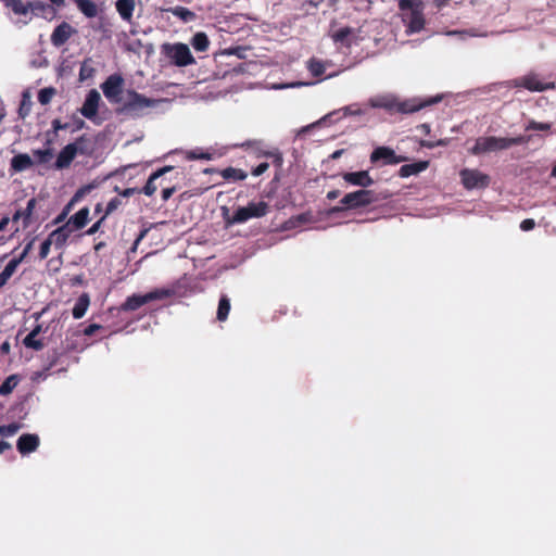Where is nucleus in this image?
I'll list each match as a JSON object with an SVG mask.
<instances>
[{"mask_svg": "<svg viewBox=\"0 0 556 556\" xmlns=\"http://www.w3.org/2000/svg\"><path fill=\"white\" fill-rule=\"evenodd\" d=\"M439 101L440 98H430L427 100L412 98L401 100L394 96H381L371 99L370 105L372 108L384 109L391 113L412 114Z\"/></svg>", "mask_w": 556, "mask_h": 556, "instance_id": "nucleus-1", "label": "nucleus"}, {"mask_svg": "<svg viewBox=\"0 0 556 556\" xmlns=\"http://www.w3.org/2000/svg\"><path fill=\"white\" fill-rule=\"evenodd\" d=\"M121 102L119 112L131 117H142L151 109L156 108L164 100L148 98L135 90H126Z\"/></svg>", "mask_w": 556, "mask_h": 556, "instance_id": "nucleus-2", "label": "nucleus"}, {"mask_svg": "<svg viewBox=\"0 0 556 556\" xmlns=\"http://www.w3.org/2000/svg\"><path fill=\"white\" fill-rule=\"evenodd\" d=\"M379 201V197L374 190L359 189L346 193L341 200L340 205L331 208L332 213H341L346 210H357L371 205Z\"/></svg>", "mask_w": 556, "mask_h": 556, "instance_id": "nucleus-3", "label": "nucleus"}, {"mask_svg": "<svg viewBox=\"0 0 556 556\" xmlns=\"http://www.w3.org/2000/svg\"><path fill=\"white\" fill-rule=\"evenodd\" d=\"M268 213V204L264 201L250 202L238 207L231 217L226 218L227 225L243 224L251 218H260Z\"/></svg>", "mask_w": 556, "mask_h": 556, "instance_id": "nucleus-4", "label": "nucleus"}, {"mask_svg": "<svg viewBox=\"0 0 556 556\" xmlns=\"http://www.w3.org/2000/svg\"><path fill=\"white\" fill-rule=\"evenodd\" d=\"M172 294L173 291L169 289H155L146 294H132L121 305V309L125 312H132L152 301L170 298Z\"/></svg>", "mask_w": 556, "mask_h": 556, "instance_id": "nucleus-5", "label": "nucleus"}, {"mask_svg": "<svg viewBox=\"0 0 556 556\" xmlns=\"http://www.w3.org/2000/svg\"><path fill=\"white\" fill-rule=\"evenodd\" d=\"M162 48L166 58L169 59L170 62L178 67H185L195 63V60L186 43H166L163 45Z\"/></svg>", "mask_w": 556, "mask_h": 556, "instance_id": "nucleus-6", "label": "nucleus"}, {"mask_svg": "<svg viewBox=\"0 0 556 556\" xmlns=\"http://www.w3.org/2000/svg\"><path fill=\"white\" fill-rule=\"evenodd\" d=\"M419 4V0L399 1V8L401 11H410L407 15V28L409 33H418L425 26V18Z\"/></svg>", "mask_w": 556, "mask_h": 556, "instance_id": "nucleus-7", "label": "nucleus"}, {"mask_svg": "<svg viewBox=\"0 0 556 556\" xmlns=\"http://www.w3.org/2000/svg\"><path fill=\"white\" fill-rule=\"evenodd\" d=\"M85 136H80L75 142L66 144L58 154L55 161V168L63 169L67 168L74 161L77 153L85 154L87 151L84 148V143L87 142Z\"/></svg>", "mask_w": 556, "mask_h": 556, "instance_id": "nucleus-8", "label": "nucleus"}, {"mask_svg": "<svg viewBox=\"0 0 556 556\" xmlns=\"http://www.w3.org/2000/svg\"><path fill=\"white\" fill-rule=\"evenodd\" d=\"M460 182L466 190L486 189L491 177L479 169L463 168L459 172Z\"/></svg>", "mask_w": 556, "mask_h": 556, "instance_id": "nucleus-9", "label": "nucleus"}, {"mask_svg": "<svg viewBox=\"0 0 556 556\" xmlns=\"http://www.w3.org/2000/svg\"><path fill=\"white\" fill-rule=\"evenodd\" d=\"M124 78L119 74L110 75L101 85L104 97L115 104H121L125 97Z\"/></svg>", "mask_w": 556, "mask_h": 556, "instance_id": "nucleus-10", "label": "nucleus"}, {"mask_svg": "<svg viewBox=\"0 0 556 556\" xmlns=\"http://www.w3.org/2000/svg\"><path fill=\"white\" fill-rule=\"evenodd\" d=\"M506 150L505 138L489 136L479 137L476 140L475 146L470 149V153L473 155H480L488 152Z\"/></svg>", "mask_w": 556, "mask_h": 556, "instance_id": "nucleus-11", "label": "nucleus"}, {"mask_svg": "<svg viewBox=\"0 0 556 556\" xmlns=\"http://www.w3.org/2000/svg\"><path fill=\"white\" fill-rule=\"evenodd\" d=\"M407 161L405 155H397L390 147H378L370 154V162L380 165H396Z\"/></svg>", "mask_w": 556, "mask_h": 556, "instance_id": "nucleus-12", "label": "nucleus"}, {"mask_svg": "<svg viewBox=\"0 0 556 556\" xmlns=\"http://www.w3.org/2000/svg\"><path fill=\"white\" fill-rule=\"evenodd\" d=\"M3 7L9 10L13 15L18 17V22L23 25L29 23V10L30 4L24 0H0Z\"/></svg>", "mask_w": 556, "mask_h": 556, "instance_id": "nucleus-13", "label": "nucleus"}, {"mask_svg": "<svg viewBox=\"0 0 556 556\" xmlns=\"http://www.w3.org/2000/svg\"><path fill=\"white\" fill-rule=\"evenodd\" d=\"M100 101V93L96 89H91L87 93L84 104L80 108L81 115L88 119H92L98 113Z\"/></svg>", "mask_w": 556, "mask_h": 556, "instance_id": "nucleus-14", "label": "nucleus"}, {"mask_svg": "<svg viewBox=\"0 0 556 556\" xmlns=\"http://www.w3.org/2000/svg\"><path fill=\"white\" fill-rule=\"evenodd\" d=\"M76 30L67 22H62L51 34V43L59 48L66 43Z\"/></svg>", "mask_w": 556, "mask_h": 556, "instance_id": "nucleus-15", "label": "nucleus"}, {"mask_svg": "<svg viewBox=\"0 0 556 556\" xmlns=\"http://www.w3.org/2000/svg\"><path fill=\"white\" fill-rule=\"evenodd\" d=\"M342 178L348 184L362 187L363 189L374 184V179L369 176L367 170L348 172L342 175Z\"/></svg>", "mask_w": 556, "mask_h": 556, "instance_id": "nucleus-16", "label": "nucleus"}, {"mask_svg": "<svg viewBox=\"0 0 556 556\" xmlns=\"http://www.w3.org/2000/svg\"><path fill=\"white\" fill-rule=\"evenodd\" d=\"M39 437L33 433L22 434L16 443L17 451L22 454H29L35 452L39 446Z\"/></svg>", "mask_w": 556, "mask_h": 556, "instance_id": "nucleus-17", "label": "nucleus"}, {"mask_svg": "<svg viewBox=\"0 0 556 556\" xmlns=\"http://www.w3.org/2000/svg\"><path fill=\"white\" fill-rule=\"evenodd\" d=\"M174 167L170 166V165H167V166H164L162 168H159L157 170H155L154 173H152L150 175V177L148 178L146 185L143 186V188L141 189V193L148 195V197H151L155 193V191L157 190V186L155 184V181L161 178L162 176H164L166 173L173 170Z\"/></svg>", "mask_w": 556, "mask_h": 556, "instance_id": "nucleus-18", "label": "nucleus"}, {"mask_svg": "<svg viewBox=\"0 0 556 556\" xmlns=\"http://www.w3.org/2000/svg\"><path fill=\"white\" fill-rule=\"evenodd\" d=\"M518 86L523 87L530 91H544L548 89H554V83H542L538 79L536 76H525L520 79Z\"/></svg>", "mask_w": 556, "mask_h": 556, "instance_id": "nucleus-19", "label": "nucleus"}, {"mask_svg": "<svg viewBox=\"0 0 556 556\" xmlns=\"http://www.w3.org/2000/svg\"><path fill=\"white\" fill-rule=\"evenodd\" d=\"M37 205V200L35 198H31L28 200L27 205L24 210H17L13 216L12 222L16 223L20 219L23 220V228H27L31 223V215Z\"/></svg>", "mask_w": 556, "mask_h": 556, "instance_id": "nucleus-20", "label": "nucleus"}, {"mask_svg": "<svg viewBox=\"0 0 556 556\" xmlns=\"http://www.w3.org/2000/svg\"><path fill=\"white\" fill-rule=\"evenodd\" d=\"M33 165H34V162L28 154L20 153V154L14 155L11 159L10 172L12 174L21 173V172H24V170L30 168Z\"/></svg>", "mask_w": 556, "mask_h": 556, "instance_id": "nucleus-21", "label": "nucleus"}, {"mask_svg": "<svg viewBox=\"0 0 556 556\" xmlns=\"http://www.w3.org/2000/svg\"><path fill=\"white\" fill-rule=\"evenodd\" d=\"M88 222L89 208L85 206L80 208L78 212H76L74 215H72L65 224L68 225L70 228H73V231H76L83 229Z\"/></svg>", "mask_w": 556, "mask_h": 556, "instance_id": "nucleus-22", "label": "nucleus"}, {"mask_svg": "<svg viewBox=\"0 0 556 556\" xmlns=\"http://www.w3.org/2000/svg\"><path fill=\"white\" fill-rule=\"evenodd\" d=\"M72 232L73 228H70L68 225L64 224L63 226L53 230L48 238L56 248H62L66 243Z\"/></svg>", "mask_w": 556, "mask_h": 556, "instance_id": "nucleus-23", "label": "nucleus"}, {"mask_svg": "<svg viewBox=\"0 0 556 556\" xmlns=\"http://www.w3.org/2000/svg\"><path fill=\"white\" fill-rule=\"evenodd\" d=\"M430 165L429 161H418L410 164L402 165L399 170V176L402 178H406L413 175H418L419 173L426 170Z\"/></svg>", "mask_w": 556, "mask_h": 556, "instance_id": "nucleus-24", "label": "nucleus"}, {"mask_svg": "<svg viewBox=\"0 0 556 556\" xmlns=\"http://www.w3.org/2000/svg\"><path fill=\"white\" fill-rule=\"evenodd\" d=\"M164 11L172 13L174 16H176L184 23L194 22L198 17L193 11H191L190 9H188L186 7H180V5L167 8V9H164Z\"/></svg>", "mask_w": 556, "mask_h": 556, "instance_id": "nucleus-25", "label": "nucleus"}, {"mask_svg": "<svg viewBox=\"0 0 556 556\" xmlns=\"http://www.w3.org/2000/svg\"><path fill=\"white\" fill-rule=\"evenodd\" d=\"M135 5L136 0H117L115 3L116 11L118 12L119 16L126 22L131 21Z\"/></svg>", "mask_w": 556, "mask_h": 556, "instance_id": "nucleus-26", "label": "nucleus"}, {"mask_svg": "<svg viewBox=\"0 0 556 556\" xmlns=\"http://www.w3.org/2000/svg\"><path fill=\"white\" fill-rule=\"evenodd\" d=\"M28 4H30L29 10V22L33 20L34 15H41L46 16L47 14H53L54 10L50 4H47L42 1L36 0V1H28Z\"/></svg>", "mask_w": 556, "mask_h": 556, "instance_id": "nucleus-27", "label": "nucleus"}, {"mask_svg": "<svg viewBox=\"0 0 556 556\" xmlns=\"http://www.w3.org/2000/svg\"><path fill=\"white\" fill-rule=\"evenodd\" d=\"M89 305H90V298H89L88 293H81L72 309L73 317L75 319L83 318L85 316Z\"/></svg>", "mask_w": 556, "mask_h": 556, "instance_id": "nucleus-28", "label": "nucleus"}, {"mask_svg": "<svg viewBox=\"0 0 556 556\" xmlns=\"http://www.w3.org/2000/svg\"><path fill=\"white\" fill-rule=\"evenodd\" d=\"M78 10L89 18L98 15V7L92 0H74Z\"/></svg>", "mask_w": 556, "mask_h": 556, "instance_id": "nucleus-29", "label": "nucleus"}, {"mask_svg": "<svg viewBox=\"0 0 556 556\" xmlns=\"http://www.w3.org/2000/svg\"><path fill=\"white\" fill-rule=\"evenodd\" d=\"M219 174L225 180L232 181L244 180L248 177V174L244 170L231 166L222 169Z\"/></svg>", "mask_w": 556, "mask_h": 556, "instance_id": "nucleus-30", "label": "nucleus"}, {"mask_svg": "<svg viewBox=\"0 0 556 556\" xmlns=\"http://www.w3.org/2000/svg\"><path fill=\"white\" fill-rule=\"evenodd\" d=\"M352 33H353V29L351 27H348V26L342 27V28L338 29L337 31H334L331 35V38L336 43H342L345 47L350 48L352 42L349 38L352 35Z\"/></svg>", "mask_w": 556, "mask_h": 556, "instance_id": "nucleus-31", "label": "nucleus"}, {"mask_svg": "<svg viewBox=\"0 0 556 556\" xmlns=\"http://www.w3.org/2000/svg\"><path fill=\"white\" fill-rule=\"evenodd\" d=\"M191 45L194 50L205 52L210 47V40L207 35L203 31L194 34V36L191 39Z\"/></svg>", "mask_w": 556, "mask_h": 556, "instance_id": "nucleus-32", "label": "nucleus"}, {"mask_svg": "<svg viewBox=\"0 0 556 556\" xmlns=\"http://www.w3.org/2000/svg\"><path fill=\"white\" fill-rule=\"evenodd\" d=\"M231 305H230V299L223 294L218 302L216 318L219 321H225L228 318L229 312H230Z\"/></svg>", "mask_w": 556, "mask_h": 556, "instance_id": "nucleus-33", "label": "nucleus"}, {"mask_svg": "<svg viewBox=\"0 0 556 556\" xmlns=\"http://www.w3.org/2000/svg\"><path fill=\"white\" fill-rule=\"evenodd\" d=\"M18 382L20 377L17 375H10L7 377L5 380L0 384V395H9L17 387Z\"/></svg>", "mask_w": 556, "mask_h": 556, "instance_id": "nucleus-34", "label": "nucleus"}, {"mask_svg": "<svg viewBox=\"0 0 556 556\" xmlns=\"http://www.w3.org/2000/svg\"><path fill=\"white\" fill-rule=\"evenodd\" d=\"M33 102L28 91H24L18 106V116L25 118L31 111Z\"/></svg>", "mask_w": 556, "mask_h": 556, "instance_id": "nucleus-35", "label": "nucleus"}, {"mask_svg": "<svg viewBox=\"0 0 556 556\" xmlns=\"http://www.w3.org/2000/svg\"><path fill=\"white\" fill-rule=\"evenodd\" d=\"M307 68L314 77H320L326 70L324 62L316 58L307 61Z\"/></svg>", "mask_w": 556, "mask_h": 556, "instance_id": "nucleus-36", "label": "nucleus"}, {"mask_svg": "<svg viewBox=\"0 0 556 556\" xmlns=\"http://www.w3.org/2000/svg\"><path fill=\"white\" fill-rule=\"evenodd\" d=\"M23 344L26 348L33 349L35 351H41L45 346L43 341L41 339H38L34 334H29V333L24 338Z\"/></svg>", "mask_w": 556, "mask_h": 556, "instance_id": "nucleus-37", "label": "nucleus"}, {"mask_svg": "<svg viewBox=\"0 0 556 556\" xmlns=\"http://www.w3.org/2000/svg\"><path fill=\"white\" fill-rule=\"evenodd\" d=\"M55 94V89L53 87L42 88L38 92V101L42 105H47L51 102L53 96Z\"/></svg>", "mask_w": 556, "mask_h": 556, "instance_id": "nucleus-38", "label": "nucleus"}, {"mask_svg": "<svg viewBox=\"0 0 556 556\" xmlns=\"http://www.w3.org/2000/svg\"><path fill=\"white\" fill-rule=\"evenodd\" d=\"M531 135H520L514 138H505L506 149L513 146L527 144L531 141Z\"/></svg>", "mask_w": 556, "mask_h": 556, "instance_id": "nucleus-39", "label": "nucleus"}, {"mask_svg": "<svg viewBox=\"0 0 556 556\" xmlns=\"http://www.w3.org/2000/svg\"><path fill=\"white\" fill-rule=\"evenodd\" d=\"M552 126L551 123H541L532 119L526 126V130L549 131L552 130Z\"/></svg>", "mask_w": 556, "mask_h": 556, "instance_id": "nucleus-40", "label": "nucleus"}, {"mask_svg": "<svg viewBox=\"0 0 556 556\" xmlns=\"http://www.w3.org/2000/svg\"><path fill=\"white\" fill-rule=\"evenodd\" d=\"M262 155L266 156V157L273 159V164L276 167L280 168L282 166V164H283L282 153L278 149H276L274 151H269V152H263Z\"/></svg>", "mask_w": 556, "mask_h": 556, "instance_id": "nucleus-41", "label": "nucleus"}, {"mask_svg": "<svg viewBox=\"0 0 556 556\" xmlns=\"http://www.w3.org/2000/svg\"><path fill=\"white\" fill-rule=\"evenodd\" d=\"M20 428L21 425L16 422L0 426V435L12 437L20 430Z\"/></svg>", "mask_w": 556, "mask_h": 556, "instance_id": "nucleus-42", "label": "nucleus"}, {"mask_svg": "<svg viewBox=\"0 0 556 556\" xmlns=\"http://www.w3.org/2000/svg\"><path fill=\"white\" fill-rule=\"evenodd\" d=\"M34 156L37 157L39 163H47L52 157V150L51 149H38L33 151Z\"/></svg>", "mask_w": 556, "mask_h": 556, "instance_id": "nucleus-43", "label": "nucleus"}, {"mask_svg": "<svg viewBox=\"0 0 556 556\" xmlns=\"http://www.w3.org/2000/svg\"><path fill=\"white\" fill-rule=\"evenodd\" d=\"M18 267V264L12 258L3 268L1 271L8 279H10L14 273L16 271V268Z\"/></svg>", "mask_w": 556, "mask_h": 556, "instance_id": "nucleus-44", "label": "nucleus"}, {"mask_svg": "<svg viewBox=\"0 0 556 556\" xmlns=\"http://www.w3.org/2000/svg\"><path fill=\"white\" fill-rule=\"evenodd\" d=\"M51 244L52 242L50 241L49 238H47L40 245V250H39V258L40 260H45L47 258V256L49 255V252H50V248H51Z\"/></svg>", "mask_w": 556, "mask_h": 556, "instance_id": "nucleus-45", "label": "nucleus"}, {"mask_svg": "<svg viewBox=\"0 0 556 556\" xmlns=\"http://www.w3.org/2000/svg\"><path fill=\"white\" fill-rule=\"evenodd\" d=\"M121 204L122 201L118 198L111 199L105 207L104 216L106 217L108 215L113 213Z\"/></svg>", "mask_w": 556, "mask_h": 556, "instance_id": "nucleus-46", "label": "nucleus"}, {"mask_svg": "<svg viewBox=\"0 0 556 556\" xmlns=\"http://www.w3.org/2000/svg\"><path fill=\"white\" fill-rule=\"evenodd\" d=\"M420 146H421L422 148L433 149V148H435V147L446 146V140H444V139H440V140H437V141H432V140H421V141H420Z\"/></svg>", "mask_w": 556, "mask_h": 556, "instance_id": "nucleus-47", "label": "nucleus"}, {"mask_svg": "<svg viewBox=\"0 0 556 556\" xmlns=\"http://www.w3.org/2000/svg\"><path fill=\"white\" fill-rule=\"evenodd\" d=\"M93 68L91 66H88L86 63H83L79 70V77L80 80H85L92 76Z\"/></svg>", "mask_w": 556, "mask_h": 556, "instance_id": "nucleus-48", "label": "nucleus"}, {"mask_svg": "<svg viewBox=\"0 0 556 556\" xmlns=\"http://www.w3.org/2000/svg\"><path fill=\"white\" fill-rule=\"evenodd\" d=\"M535 227V222L532 218H526L520 223V229L522 231H530Z\"/></svg>", "mask_w": 556, "mask_h": 556, "instance_id": "nucleus-49", "label": "nucleus"}, {"mask_svg": "<svg viewBox=\"0 0 556 556\" xmlns=\"http://www.w3.org/2000/svg\"><path fill=\"white\" fill-rule=\"evenodd\" d=\"M106 217L103 215L99 220H97L87 231L86 235L91 236L94 235L101 228L104 219Z\"/></svg>", "mask_w": 556, "mask_h": 556, "instance_id": "nucleus-50", "label": "nucleus"}, {"mask_svg": "<svg viewBox=\"0 0 556 556\" xmlns=\"http://www.w3.org/2000/svg\"><path fill=\"white\" fill-rule=\"evenodd\" d=\"M268 167H269L268 163H266V162L261 163L252 169V175L256 176V177L261 176L268 169Z\"/></svg>", "mask_w": 556, "mask_h": 556, "instance_id": "nucleus-51", "label": "nucleus"}, {"mask_svg": "<svg viewBox=\"0 0 556 556\" xmlns=\"http://www.w3.org/2000/svg\"><path fill=\"white\" fill-rule=\"evenodd\" d=\"M99 329H101V326L98 325V324H90L89 326H87L85 329H84V334L87 336V337H91L96 333V331H98Z\"/></svg>", "mask_w": 556, "mask_h": 556, "instance_id": "nucleus-52", "label": "nucleus"}, {"mask_svg": "<svg viewBox=\"0 0 556 556\" xmlns=\"http://www.w3.org/2000/svg\"><path fill=\"white\" fill-rule=\"evenodd\" d=\"M188 159H190V160H210L211 155L208 153H197L195 151H191L188 154Z\"/></svg>", "mask_w": 556, "mask_h": 556, "instance_id": "nucleus-53", "label": "nucleus"}, {"mask_svg": "<svg viewBox=\"0 0 556 556\" xmlns=\"http://www.w3.org/2000/svg\"><path fill=\"white\" fill-rule=\"evenodd\" d=\"M176 192L175 187H166L162 190V200L167 201Z\"/></svg>", "mask_w": 556, "mask_h": 556, "instance_id": "nucleus-54", "label": "nucleus"}, {"mask_svg": "<svg viewBox=\"0 0 556 556\" xmlns=\"http://www.w3.org/2000/svg\"><path fill=\"white\" fill-rule=\"evenodd\" d=\"M136 193H138V194L141 193V189H139V188H126L119 194L122 197L128 198V197H131V195H134Z\"/></svg>", "mask_w": 556, "mask_h": 556, "instance_id": "nucleus-55", "label": "nucleus"}, {"mask_svg": "<svg viewBox=\"0 0 556 556\" xmlns=\"http://www.w3.org/2000/svg\"><path fill=\"white\" fill-rule=\"evenodd\" d=\"M78 197H79V192H77V193L73 197V199H72V200H71V201H70V202L64 206V208H63V211H62V212H63V216H67V214L71 212V210H72V207H73V205H74L75 201L78 199Z\"/></svg>", "mask_w": 556, "mask_h": 556, "instance_id": "nucleus-56", "label": "nucleus"}, {"mask_svg": "<svg viewBox=\"0 0 556 556\" xmlns=\"http://www.w3.org/2000/svg\"><path fill=\"white\" fill-rule=\"evenodd\" d=\"M52 127H53V129H54L55 131H58V130H61V129H66V128L68 127V124H66V123H65V124H62V123H61V121H59V119H54V121L52 122Z\"/></svg>", "mask_w": 556, "mask_h": 556, "instance_id": "nucleus-57", "label": "nucleus"}, {"mask_svg": "<svg viewBox=\"0 0 556 556\" xmlns=\"http://www.w3.org/2000/svg\"><path fill=\"white\" fill-rule=\"evenodd\" d=\"M341 194V191L338 189H333L327 192L326 198L330 201L336 200Z\"/></svg>", "mask_w": 556, "mask_h": 556, "instance_id": "nucleus-58", "label": "nucleus"}, {"mask_svg": "<svg viewBox=\"0 0 556 556\" xmlns=\"http://www.w3.org/2000/svg\"><path fill=\"white\" fill-rule=\"evenodd\" d=\"M451 0H433V4L438 10L443 9L450 3Z\"/></svg>", "mask_w": 556, "mask_h": 556, "instance_id": "nucleus-59", "label": "nucleus"}, {"mask_svg": "<svg viewBox=\"0 0 556 556\" xmlns=\"http://www.w3.org/2000/svg\"><path fill=\"white\" fill-rule=\"evenodd\" d=\"M147 231H148L147 229L140 231L139 236L137 237V239L134 242L132 250H135L137 248V245L139 244V242L146 237Z\"/></svg>", "mask_w": 556, "mask_h": 556, "instance_id": "nucleus-60", "label": "nucleus"}, {"mask_svg": "<svg viewBox=\"0 0 556 556\" xmlns=\"http://www.w3.org/2000/svg\"><path fill=\"white\" fill-rule=\"evenodd\" d=\"M34 241H35V239H31L30 241H28V242L25 244V247H24V249H23V251H24V255H28V254H29V252H30V251H31V249H33Z\"/></svg>", "mask_w": 556, "mask_h": 556, "instance_id": "nucleus-61", "label": "nucleus"}, {"mask_svg": "<svg viewBox=\"0 0 556 556\" xmlns=\"http://www.w3.org/2000/svg\"><path fill=\"white\" fill-rule=\"evenodd\" d=\"M10 218L4 216L0 219V231L4 230L5 227L9 225Z\"/></svg>", "mask_w": 556, "mask_h": 556, "instance_id": "nucleus-62", "label": "nucleus"}, {"mask_svg": "<svg viewBox=\"0 0 556 556\" xmlns=\"http://www.w3.org/2000/svg\"><path fill=\"white\" fill-rule=\"evenodd\" d=\"M42 331L41 325H36L35 328L29 332V334H34L35 337H38Z\"/></svg>", "mask_w": 556, "mask_h": 556, "instance_id": "nucleus-63", "label": "nucleus"}, {"mask_svg": "<svg viewBox=\"0 0 556 556\" xmlns=\"http://www.w3.org/2000/svg\"><path fill=\"white\" fill-rule=\"evenodd\" d=\"M418 129H420L424 135L430 134V125L429 124H421L418 126Z\"/></svg>", "mask_w": 556, "mask_h": 556, "instance_id": "nucleus-64", "label": "nucleus"}]
</instances>
